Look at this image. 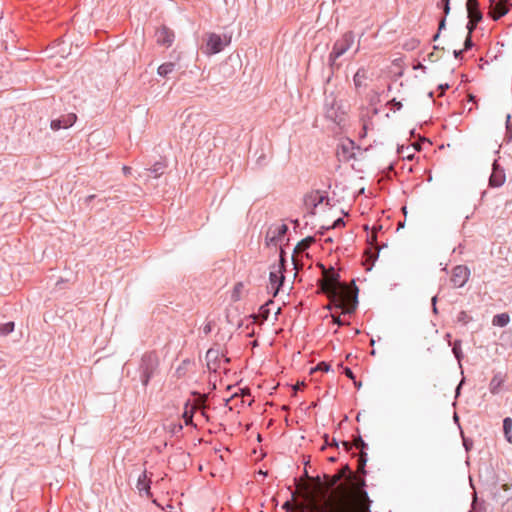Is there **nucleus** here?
<instances>
[{"label": "nucleus", "instance_id": "4c0bfd02", "mask_svg": "<svg viewBox=\"0 0 512 512\" xmlns=\"http://www.w3.org/2000/svg\"><path fill=\"white\" fill-rule=\"evenodd\" d=\"M432 302H433V306H435V303H436V297H433ZM434 311H436V307H434Z\"/></svg>", "mask_w": 512, "mask_h": 512}, {"label": "nucleus", "instance_id": "c03bdc74", "mask_svg": "<svg viewBox=\"0 0 512 512\" xmlns=\"http://www.w3.org/2000/svg\"><path fill=\"white\" fill-rule=\"evenodd\" d=\"M407 158L410 159L411 156L409 155V152H406Z\"/></svg>", "mask_w": 512, "mask_h": 512}, {"label": "nucleus", "instance_id": "7c9ffc66", "mask_svg": "<svg viewBox=\"0 0 512 512\" xmlns=\"http://www.w3.org/2000/svg\"><path fill=\"white\" fill-rule=\"evenodd\" d=\"M443 10H444L445 15H448L449 11H450V4L446 3V6H443Z\"/></svg>", "mask_w": 512, "mask_h": 512}, {"label": "nucleus", "instance_id": "412c9836", "mask_svg": "<svg viewBox=\"0 0 512 512\" xmlns=\"http://www.w3.org/2000/svg\"><path fill=\"white\" fill-rule=\"evenodd\" d=\"M366 464V453L361 451L360 457L358 459V472L365 473L364 467Z\"/></svg>", "mask_w": 512, "mask_h": 512}, {"label": "nucleus", "instance_id": "6ab92c4d", "mask_svg": "<svg viewBox=\"0 0 512 512\" xmlns=\"http://www.w3.org/2000/svg\"><path fill=\"white\" fill-rule=\"evenodd\" d=\"M14 330V322H8L0 325V334L7 335Z\"/></svg>", "mask_w": 512, "mask_h": 512}, {"label": "nucleus", "instance_id": "37998d69", "mask_svg": "<svg viewBox=\"0 0 512 512\" xmlns=\"http://www.w3.org/2000/svg\"><path fill=\"white\" fill-rule=\"evenodd\" d=\"M407 158L410 159L411 156L409 155V152H406Z\"/></svg>", "mask_w": 512, "mask_h": 512}, {"label": "nucleus", "instance_id": "9d476101", "mask_svg": "<svg viewBox=\"0 0 512 512\" xmlns=\"http://www.w3.org/2000/svg\"><path fill=\"white\" fill-rule=\"evenodd\" d=\"M77 120V116L74 113H70L64 116L62 119H55L51 121V129L59 130L61 128H68L72 126Z\"/></svg>", "mask_w": 512, "mask_h": 512}, {"label": "nucleus", "instance_id": "1a4fd4ad", "mask_svg": "<svg viewBox=\"0 0 512 512\" xmlns=\"http://www.w3.org/2000/svg\"><path fill=\"white\" fill-rule=\"evenodd\" d=\"M323 201L322 195L318 191H313L305 195L304 197V205L310 211L311 214H314V209Z\"/></svg>", "mask_w": 512, "mask_h": 512}, {"label": "nucleus", "instance_id": "f8f14e48", "mask_svg": "<svg viewBox=\"0 0 512 512\" xmlns=\"http://www.w3.org/2000/svg\"><path fill=\"white\" fill-rule=\"evenodd\" d=\"M504 381H505V379L502 375H500V374L494 375L489 383L490 392L494 395L498 394Z\"/></svg>", "mask_w": 512, "mask_h": 512}, {"label": "nucleus", "instance_id": "c9c22d12", "mask_svg": "<svg viewBox=\"0 0 512 512\" xmlns=\"http://www.w3.org/2000/svg\"><path fill=\"white\" fill-rule=\"evenodd\" d=\"M354 384H355V386H356L358 389L361 387V382H356V381L354 380Z\"/></svg>", "mask_w": 512, "mask_h": 512}, {"label": "nucleus", "instance_id": "ea45409f", "mask_svg": "<svg viewBox=\"0 0 512 512\" xmlns=\"http://www.w3.org/2000/svg\"><path fill=\"white\" fill-rule=\"evenodd\" d=\"M439 37V33H437L435 36H434V41H436Z\"/></svg>", "mask_w": 512, "mask_h": 512}, {"label": "nucleus", "instance_id": "72a5a7b5", "mask_svg": "<svg viewBox=\"0 0 512 512\" xmlns=\"http://www.w3.org/2000/svg\"><path fill=\"white\" fill-rule=\"evenodd\" d=\"M130 170H131V168H130V167H127V166H124V167H123V172H124L125 174L130 173Z\"/></svg>", "mask_w": 512, "mask_h": 512}, {"label": "nucleus", "instance_id": "2eb2a0df", "mask_svg": "<svg viewBox=\"0 0 512 512\" xmlns=\"http://www.w3.org/2000/svg\"><path fill=\"white\" fill-rule=\"evenodd\" d=\"M503 430H504V435H505V438L506 440L509 442V443H512V435H511V432H512V419L507 417L504 419L503 421Z\"/></svg>", "mask_w": 512, "mask_h": 512}, {"label": "nucleus", "instance_id": "79ce46f5", "mask_svg": "<svg viewBox=\"0 0 512 512\" xmlns=\"http://www.w3.org/2000/svg\"><path fill=\"white\" fill-rule=\"evenodd\" d=\"M158 170L159 169H158L157 165H155L154 172H158Z\"/></svg>", "mask_w": 512, "mask_h": 512}, {"label": "nucleus", "instance_id": "aec40b11", "mask_svg": "<svg viewBox=\"0 0 512 512\" xmlns=\"http://www.w3.org/2000/svg\"><path fill=\"white\" fill-rule=\"evenodd\" d=\"M502 183H503L502 175H497V174L491 175V177H490V185L491 186L498 187V186H501Z\"/></svg>", "mask_w": 512, "mask_h": 512}, {"label": "nucleus", "instance_id": "f704fd0d", "mask_svg": "<svg viewBox=\"0 0 512 512\" xmlns=\"http://www.w3.org/2000/svg\"><path fill=\"white\" fill-rule=\"evenodd\" d=\"M461 53H462V51H461V50H455V51H454V56H455L456 58H458V57H459V55H460Z\"/></svg>", "mask_w": 512, "mask_h": 512}, {"label": "nucleus", "instance_id": "20e7f679", "mask_svg": "<svg viewBox=\"0 0 512 512\" xmlns=\"http://www.w3.org/2000/svg\"><path fill=\"white\" fill-rule=\"evenodd\" d=\"M283 262L284 259L281 257L280 264L275 267L269 275V285L268 290L272 292L273 296H276L279 292L280 287L282 286L284 282V275H283Z\"/></svg>", "mask_w": 512, "mask_h": 512}, {"label": "nucleus", "instance_id": "6e6552de", "mask_svg": "<svg viewBox=\"0 0 512 512\" xmlns=\"http://www.w3.org/2000/svg\"><path fill=\"white\" fill-rule=\"evenodd\" d=\"M509 8L503 2V0H499L496 2L495 0H490V11L489 14L494 20H498L505 14H507Z\"/></svg>", "mask_w": 512, "mask_h": 512}, {"label": "nucleus", "instance_id": "dca6fc26", "mask_svg": "<svg viewBox=\"0 0 512 512\" xmlns=\"http://www.w3.org/2000/svg\"><path fill=\"white\" fill-rule=\"evenodd\" d=\"M174 63L172 62H168V63H163L162 65H160L158 67V74L162 77H166L168 74H170L171 72H173L174 70Z\"/></svg>", "mask_w": 512, "mask_h": 512}, {"label": "nucleus", "instance_id": "e433bc0d", "mask_svg": "<svg viewBox=\"0 0 512 512\" xmlns=\"http://www.w3.org/2000/svg\"><path fill=\"white\" fill-rule=\"evenodd\" d=\"M446 3H449V4H450V0H442V5H443V6H446Z\"/></svg>", "mask_w": 512, "mask_h": 512}, {"label": "nucleus", "instance_id": "cd10ccee", "mask_svg": "<svg viewBox=\"0 0 512 512\" xmlns=\"http://www.w3.org/2000/svg\"><path fill=\"white\" fill-rule=\"evenodd\" d=\"M277 230H278V234L279 235L285 234L286 231H287V226L282 224V225L277 227Z\"/></svg>", "mask_w": 512, "mask_h": 512}, {"label": "nucleus", "instance_id": "f257e3e1", "mask_svg": "<svg viewBox=\"0 0 512 512\" xmlns=\"http://www.w3.org/2000/svg\"><path fill=\"white\" fill-rule=\"evenodd\" d=\"M323 278L319 281L321 290L332 303L345 313H352L357 304V289L339 282V274L334 268L326 269L321 265Z\"/></svg>", "mask_w": 512, "mask_h": 512}, {"label": "nucleus", "instance_id": "39448f33", "mask_svg": "<svg viewBox=\"0 0 512 512\" xmlns=\"http://www.w3.org/2000/svg\"><path fill=\"white\" fill-rule=\"evenodd\" d=\"M466 7L469 18L467 28L469 33H472L476 25L482 20V13L479 9V2L477 0H467Z\"/></svg>", "mask_w": 512, "mask_h": 512}, {"label": "nucleus", "instance_id": "a19ab883", "mask_svg": "<svg viewBox=\"0 0 512 512\" xmlns=\"http://www.w3.org/2000/svg\"><path fill=\"white\" fill-rule=\"evenodd\" d=\"M375 240H376V235H375V234H373V235H372V241H375Z\"/></svg>", "mask_w": 512, "mask_h": 512}, {"label": "nucleus", "instance_id": "5701e85b", "mask_svg": "<svg viewBox=\"0 0 512 512\" xmlns=\"http://www.w3.org/2000/svg\"><path fill=\"white\" fill-rule=\"evenodd\" d=\"M329 369H330V365H329V364H327V363H325V362H320V363L316 366V368L314 369V371H318V370H319V371H325V372H327V371H329Z\"/></svg>", "mask_w": 512, "mask_h": 512}, {"label": "nucleus", "instance_id": "7ed1b4c3", "mask_svg": "<svg viewBox=\"0 0 512 512\" xmlns=\"http://www.w3.org/2000/svg\"><path fill=\"white\" fill-rule=\"evenodd\" d=\"M354 43V34L352 32H346L339 40H337L333 46L330 58L335 60L346 53Z\"/></svg>", "mask_w": 512, "mask_h": 512}, {"label": "nucleus", "instance_id": "c756f323", "mask_svg": "<svg viewBox=\"0 0 512 512\" xmlns=\"http://www.w3.org/2000/svg\"><path fill=\"white\" fill-rule=\"evenodd\" d=\"M342 445H343V447H344V449L346 451H350L352 446H353V443H350V442H347V441H343Z\"/></svg>", "mask_w": 512, "mask_h": 512}, {"label": "nucleus", "instance_id": "423d86ee", "mask_svg": "<svg viewBox=\"0 0 512 512\" xmlns=\"http://www.w3.org/2000/svg\"><path fill=\"white\" fill-rule=\"evenodd\" d=\"M228 41L223 40L222 37L215 33L207 35L206 45L204 52L208 55L219 53Z\"/></svg>", "mask_w": 512, "mask_h": 512}, {"label": "nucleus", "instance_id": "b1692460", "mask_svg": "<svg viewBox=\"0 0 512 512\" xmlns=\"http://www.w3.org/2000/svg\"><path fill=\"white\" fill-rule=\"evenodd\" d=\"M341 479H342V475H339L338 473H337V474H335V475L331 478V480H330V482H329V484H328V488H331V487H333L334 485H336V484L338 483V481H340Z\"/></svg>", "mask_w": 512, "mask_h": 512}, {"label": "nucleus", "instance_id": "f3484780", "mask_svg": "<svg viewBox=\"0 0 512 512\" xmlns=\"http://www.w3.org/2000/svg\"><path fill=\"white\" fill-rule=\"evenodd\" d=\"M218 351L217 350H214V349H209L206 353V360H207V365L210 369H213V370H216V366L215 365H211V361L213 360H216V358L218 357Z\"/></svg>", "mask_w": 512, "mask_h": 512}, {"label": "nucleus", "instance_id": "bb28decb", "mask_svg": "<svg viewBox=\"0 0 512 512\" xmlns=\"http://www.w3.org/2000/svg\"><path fill=\"white\" fill-rule=\"evenodd\" d=\"M470 34L471 33L468 34V36H467V38L465 40V43H464L465 49H469L471 47V45H472Z\"/></svg>", "mask_w": 512, "mask_h": 512}, {"label": "nucleus", "instance_id": "4468645a", "mask_svg": "<svg viewBox=\"0 0 512 512\" xmlns=\"http://www.w3.org/2000/svg\"><path fill=\"white\" fill-rule=\"evenodd\" d=\"M510 321V317L506 313L498 314L493 317L492 323L494 326L504 327Z\"/></svg>", "mask_w": 512, "mask_h": 512}, {"label": "nucleus", "instance_id": "f03ea898", "mask_svg": "<svg viewBox=\"0 0 512 512\" xmlns=\"http://www.w3.org/2000/svg\"><path fill=\"white\" fill-rule=\"evenodd\" d=\"M338 474L342 475V478L347 477L349 485H347V484H340L335 489H333L329 494H327L326 492L323 493L322 497L319 500H324L326 497L330 496L332 493H334L341 486L345 487V490L348 493L354 492L356 490V488H358L362 492H365L362 489L363 486L365 485V480L362 477L357 476L356 474H352L351 471H350V468L347 465L344 466L338 472Z\"/></svg>", "mask_w": 512, "mask_h": 512}, {"label": "nucleus", "instance_id": "9b49d317", "mask_svg": "<svg viewBox=\"0 0 512 512\" xmlns=\"http://www.w3.org/2000/svg\"><path fill=\"white\" fill-rule=\"evenodd\" d=\"M156 40L158 44L170 46L174 40V34L167 27H161L156 31Z\"/></svg>", "mask_w": 512, "mask_h": 512}, {"label": "nucleus", "instance_id": "a878e982", "mask_svg": "<svg viewBox=\"0 0 512 512\" xmlns=\"http://www.w3.org/2000/svg\"><path fill=\"white\" fill-rule=\"evenodd\" d=\"M390 104L392 105V109L394 111L400 110L402 108V103L400 101H397L396 99H392L390 101Z\"/></svg>", "mask_w": 512, "mask_h": 512}, {"label": "nucleus", "instance_id": "c85d7f7f", "mask_svg": "<svg viewBox=\"0 0 512 512\" xmlns=\"http://www.w3.org/2000/svg\"><path fill=\"white\" fill-rule=\"evenodd\" d=\"M344 372H345L346 376L349 377L350 379H352V380L355 379L354 374L350 368H345Z\"/></svg>", "mask_w": 512, "mask_h": 512}, {"label": "nucleus", "instance_id": "0eeeda50", "mask_svg": "<svg viewBox=\"0 0 512 512\" xmlns=\"http://www.w3.org/2000/svg\"><path fill=\"white\" fill-rule=\"evenodd\" d=\"M470 276V270L463 265L456 266L451 275V282L455 287H463L468 281Z\"/></svg>", "mask_w": 512, "mask_h": 512}, {"label": "nucleus", "instance_id": "ddd939ff", "mask_svg": "<svg viewBox=\"0 0 512 512\" xmlns=\"http://www.w3.org/2000/svg\"><path fill=\"white\" fill-rule=\"evenodd\" d=\"M137 489L139 492H146L147 494L149 493L150 481L147 477L146 472H142V474L139 475L138 481H137Z\"/></svg>", "mask_w": 512, "mask_h": 512}, {"label": "nucleus", "instance_id": "a211bd4d", "mask_svg": "<svg viewBox=\"0 0 512 512\" xmlns=\"http://www.w3.org/2000/svg\"><path fill=\"white\" fill-rule=\"evenodd\" d=\"M366 78V72L363 69H359L354 75V83L357 87L361 86L364 79Z\"/></svg>", "mask_w": 512, "mask_h": 512}, {"label": "nucleus", "instance_id": "393cba45", "mask_svg": "<svg viewBox=\"0 0 512 512\" xmlns=\"http://www.w3.org/2000/svg\"><path fill=\"white\" fill-rule=\"evenodd\" d=\"M183 418H184L186 425L192 424V418H193L192 411L191 412L185 411L183 414Z\"/></svg>", "mask_w": 512, "mask_h": 512}, {"label": "nucleus", "instance_id": "473e14b6", "mask_svg": "<svg viewBox=\"0 0 512 512\" xmlns=\"http://www.w3.org/2000/svg\"><path fill=\"white\" fill-rule=\"evenodd\" d=\"M445 27V19H442L439 23V30Z\"/></svg>", "mask_w": 512, "mask_h": 512}, {"label": "nucleus", "instance_id": "4be33fe9", "mask_svg": "<svg viewBox=\"0 0 512 512\" xmlns=\"http://www.w3.org/2000/svg\"><path fill=\"white\" fill-rule=\"evenodd\" d=\"M353 446H355L357 449H360L363 451V449L366 447V443L363 441L361 437H357L353 441Z\"/></svg>", "mask_w": 512, "mask_h": 512}, {"label": "nucleus", "instance_id": "58836bf2", "mask_svg": "<svg viewBox=\"0 0 512 512\" xmlns=\"http://www.w3.org/2000/svg\"><path fill=\"white\" fill-rule=\"evenodd\" d=\"M149 377H150V375H149V374H147V375H146V378H145V380H144V384H147V382H148V380H149Z\"/></svg>", "mask_w": 512, "mask_h": 512}, {"label": "nucleus", "instance_id": "2f4dec72", "mask_svg": "<svg viewBox=\"0 0 512 512\" xmlns=\"http://www.w3.org/2000/svg\"><path fill=\"white\" fill-rule=\"evenodd\" d=\"M333 321H334L335 323H337L338 325H342V324H343V323H342V321L340 320V317H339V316H337V317H336V316H333Z\"/></svg>", "mask_w": 512, "mask_h": 512}]
</instances>
